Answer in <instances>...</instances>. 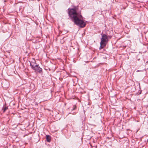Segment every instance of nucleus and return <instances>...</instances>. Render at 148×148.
<instances>
[{
  "label": "nucleus",
  "instance_id": "f03ea898",
  "mask_svg": "<svg viewBox=\"0 0 148 148\" xmlns=\"http://www.w3.org/2000/svg\"><path fill=\"white\" fill-rule=\"evenodd\" d=\"M108 40V36L105 34L102 36L101 41L100 43V46L99 49H101L104 48L106 45Z\"/></svg>",
  "mask_w": 148,
  "mask_h": 148
},
{
  "label": "nucleus",
  "instance_id": "f257e3e1",
  "mask_svg": "<svg viewBox=\"0 0 148 148\" xmlns=\"http://www.w3.org/2000/svg\"><path fill=\"white\" fill-rule=\"evenodd\" d=\"M69 16L73 20L75 24L81 27H83L86 25V23L82 20V16L74 9H71L68 12Z\"/></svg>",
  "mask_w": 148,
  "mask_h": 148
},
{
  "label": "nucleus",
  "instance_id": "7ed1b4c3",
  "mask_svg": "<svg viewBox=\"0 0 148 148\" xmlns=\"http://www.w3.org/2000/svg\"><path fill=\"white\" fill-rule=\"evenodd\" d=\"M30 66L31 68L35 71L40 73L42 71V69L38 65H34V64H33L32 63H30Z\"/></svg>",
  "mask_w": 148,
  "mask_h": 148
},
{
  "label": "nucleus",
  "instance_id": "39448f33",
  "mask_svg": "<svg viewBox=\"0 0 148 148\" xmlns=\"http://www.w3.org/2000/svg\"><path fill=\"white\" fill-rule=\"evenodd\" d=\"M75 109V108H74V109H73V110H74Z\"/></svg>",
  "mask_w": 148,
  "mask_h": 148
},
{
  "label": "nucleus",
  "instance_id": "20e7f679",
  "mask_svg": "<svg viewBox=\"0 0 148 148\" xmlns=\"http://www.w3.org/2000/svg\"><path fill=\"white\" fill-rule=\"evenodd\" d=\"M46 138L48 142H50L51 140V137L49 135H47L46 136Z\"/></svg>",
  "mask_w": 148,
  "mask_h": 148
}]
</instances>
